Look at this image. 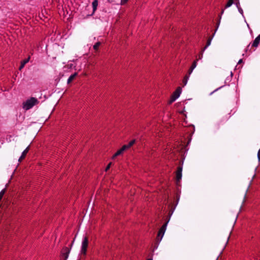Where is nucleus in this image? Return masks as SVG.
<instances>
[{"mask_svg": "<svg viewBox=\"0 0 260 260\" xmlns=\"http://www.w3.org/2000/svg\"><path fill=\"white\" fill-rule=\"evenodd\" d=\"M39 102L37 99L31 97L23 103V108L25 110H28L37 105Z\"/></svg>", "mask_w": 260, "mask_h": 260, "instance_id": "obj_1", "label": "nucleus"}, {"mask_svg": "<svg viewBox=\"0 0 260 260\" xmlns=\"http://www.w3.org/2000/svg\"><path fill=\"white\" fill-rule=\"evenodd\" d=\"M88 245V238L86 237H84L82 242L81 252L85 254L86 253L87 248Z\"/></svg>", "mask_w": 260, "mask_h": 260, "instance_id": "obj_2", "label": "nucleus"}, {"mask_svg": "<svg viewBox=\"0 0 260 260\" xmlns=\"http://www.w3.org/2000/svg\"><path fill=\"white\" fill-rule=\"evenodd\" d=\"M167 224H168V222H166L165 223H164L162 226L160 228V229H159V231H158V234H157V239L159 241H160L163 236H164V235L165 233V231L166 230V228H167Z\"/></svg>", "mask_w": 260, "mask_h": 260, "instance_id": "obj_3", "label": "nucleus"}, {"mask_svg": "<svg viewBox=\"0 0 260 260\" xmlns=\"http://www.w3.org/2000/svg\"><path fill=\"white\" fill-rule=\"evenodd\" d=\"M181 92V88L179 87H178L175 92L173 93L172 95L170 100V103H172L174 102L179 96Z\"/></svg>", "mask_w": 260, "mask_h": 260, "instance_id": "obj_4", "label": "nucleus"}, {"mask_svg": "<svg viewBox=\"0 0 260 260\" xmlns=\"http://www.w3.org/2000/svg\"><path fill=\"white\" fill-rule=\"evenodd\" d=\"M182 167H178L177 168V170L176 171V180L178 181H179L182 178Z\"/></svg>", "mask_w": 260, "mask_h": 260, "instance_id": "obj_5", "label": "nucleus"}, {"mask_svg": "<svg viewBox=\"0 0 260 260\" xmlns=\"http://www.w3.org/2000/svg\"><path fill=\"white\" fill-rule=\"evenodd\" d=\"M70 251V250L69 248L68 247H64L62 249V256L64 257V260H67V258H68Z\"/></svg>", "mask_w": 260, "mask_h": 260, "instance_id": "obj_6", "label": "nucleus"}, {"mask_svg": "<svg viewBox=\"0 0 260 260\" xmlns=\"http://www.w3.org/2000/svg\"><path fill=\"white\" fill-rule=\"evenodd\" d=\"M260 42V34L255 39L252 44H251V46L253 47H257L259 43Z\"/></svg>", "mask_w": 260, "mask_h": 260, "instance_id": "obj_7", "label": "nucleus"}, {"mask_svg": "<svg viewBox=\"0 0 260 260\" xmlns=\"http://www.w3.org/2000/svg\"><path fill=\"white\" fill-rule=\"evenodd\" d=\"M30 58V56H28L27 58L21 61V65L19 67V70H21L24 68L25 64L26 63H27L29 61Z\"/></svg>", "mask_w": 260, "mask_h": 260, "instance_id": "obj_8", "label": "nucleus"}, {"mask_svg": "<svg viewBox=\"0 0 260 260\" xmlns=\"http://www.w3.org/2000/svg\"><path fill=\"white\" fill-rule=\"evenodd\" d=\"M28 151H29V147H27L22 153V154L19 159V161H20L21 160H22L24 158V157H25V156H26V154L27 153V152H28Z\"/></svg>", "mask_w": 260, "mask_h": 260, "instance_id": "obj_9", "label": "nucleus"}, {"mask_svg": "<svg viewBox=\"0 0 260 260\" xmlns=\"http://www.w3.org/2000/svg\"><path fill=\"white\" fill-rule=\"evenodd\" d=\"M213 37H210L207 41L206 46L204 47L203 50H205L207 48L208 46H209L211 44V41L212 40Z\"/></svg>", "mask_w": 260, "mask_h": 260, "instance_id": "obj_10", "label": "nucleus"}, {"mask_svg": "<svg viewBox=\"0 0 260 260\" xmlns=\"http://www.w3.org/2000/svg\"><path fill=\"white\" fill-rule=\"evenodd\" d=\"M123 152L122 151V150L120 149L113 155L112 159H114L117 156L121 155V154L123 153Z\"/></svg>", "mask_w": 260, "mask_h": 260, "instance_id": "obj_11", "label": "nucleus"}, {"mask_svg": "<svg viewBox=\"0 0 260 260\" xmlns=\"http://www.w3.org/2000/svg\"><path fill=\"white\" fill-rule=\"evenodd\" d=\"M76 75L77 73H75L73 75H71L68 79V83H70V82H71L74 80Z\"/></svg>", "mask_w": 260, "mask_h": 260, "instance_id": "obj_12", "label": "nucleus"}, {"mask_svg": "<svg viewBox=\"0 0 260 260\" xmlns=\"http://www.w3.org/2000/svg\"><path fill=\"white\" fill-rule=\"evenodd\" d=\"M92 7H93V10L94 11L97 8V6L98 5V2L97 0H94L92 3Z\"/></svg>", "mask_w": 260, "mask_h": 260, "instance_id": "obj_13", "label": "nucleus"}, {"mask_svg": "<svg viewBox=\"0 0 260 260\" xmlns=\"http://www.w3.org/2000/svg\"><path fill=\"white\" fill-rule=\"evenodd\" d=\"M189 76H188L187 75H186L185 76V77H184L183 79V81H182V83L183 84V86H185L186 85L187 83V81H188V80L189 79Z\"/></svg>", "mask_w": 260, "mask_h": 260, "instance_id": "obj_14", "label": "nucleus"}, {"mask_svg": "<svg viewBox=\"0 0 260 260\" xmlns=\"http://www.w3.org/2000/svg\"><path fill=\"white\" fill-rule=\"evenodd\" d=\"M234 0H229L225 5V8H229L231 7L234 3Z\"/></svg>", "mask_w": 260, "mask_h": 260, "instance_id": "obj_15", "label": "nucleus"}, {"mask_svg": "<svg viewBox=\"0 0 260 260\" xmlns=\"http://www.w3.org/2000/svg\"><path fill=\"white\" fill-rule=\"evenodd\" d=\"M101 43L100 42H96L93 46V49L95 50H98Z\"/></svg>", "mask_w": 260, "mask_h": 260, "instance_id": "obj_16", "label": "nucleus"}, {"mask_svg": "<svg viewBox=\"0 0 260 260\" xmlns=\"http://www.w3.org/2000/svg\"><path fill=\"white\" fill-rule=\"evenodd\" d=\"M5 193V189H3V190H1V191L0 192V201H1V200L2 199L4 194Z\"/></svg>", "mask_w": 260, "mask_h": 260, "instance_id": "obj_17", "label": "nucleus"}, {"mask_svg": "<svg viewBox=\"0 0 260 260\" xmlns=\"http://www.w3.org/2000/svg\"><path fill=\"white\" fill-rule=\"evenodd\" d=\"M197 60H194L193 62V63L190 68L192 70H194V69L197 67Z\"/></svg>", "mask_w": 260, "mask_h": 260, "instance_id": "obj_18", "label": "nucleus"}, {"mask_svg": "<svg viewBox=\"0 0 260 260\" xmlns=\"http://www.w3.org/2000/svg\"><path fill=\"white\" fill-rule=\"evenodd\" d=\"M135 143V140H133L129 142V143L127 145L128 147L130 148Z\"/></svg>", "mask_w": 260, "mask_h": 260, "instance_id": "obj_19", "label": "nucleus"}, {"mask_svg": "<svg viewBox=\"0 0 260 260\" xmlns=\"http://www.w3.org/2000/svg\"><path fill=\"white\" fill-rule=\"evenodd\" d=\"M128 148H129L128 147L127 145H124L120 149L122 150V151L123 152H124V150H125L126 149H127Z\"/></svg>", "mask_w": 260, "mask_h": 260, "instance_id": "obj_20", "label": "nucleus"}, {"mask_svg": "<svg viewBox=\"0 0 260 260\" xmlns=\"http://www.w3.org/2000/svg\"><path fill=\"white\" fill-rule=\"evenodd\" d=\"M235 4L237 8L240 7V2L239 0H235Z\"/></svg>", "mask_w": 260, "mask_h": 260, "instance_id": "obj_21", "label": "nucleus"}, {"mask_svg": "<svg viewBox=\"0 0 260 260\" xmlns=\"http://www.w3.org/2000/svg\"><path fill=\"white\" fill-rule=\"evenodd\" d=\"M112 165V162H110L108 165L106 167V169H105V171H107L110 168L111 166Z\"/></svg>", "mask_w": 260, "mask_h": 260, "instance_id": "obj_22", "label": "nucleus"}, {"mask_svg": "<svg viewBox=\"0 0 260 260\" xmlns=\"http://www.w3.org/2000/svg\"><path fill=\"white\" fill-rule=\"evenodd\" d=\"M238 8V9L239 12L241 14H242V15H243V11L242 9L241 8V7H239V8Z\"/></svg>", "mask_w": 260, "mask_h": 260, "instance_id": "obj_23", "label": "nucleus"}, {"mask_svg": "<svg viewBox=\"0 0 260 260\" xmlns=\"http://www.w3.org/2000/svg\"><path fill=\"white\" fill-rule=\"evenodd\" d=\"M193 70H192L191 69H189L188 71V74H187L188 76H190V75L192 73Z\"/></svg>", "mask_w": 260, "mask_h": 260, "instance_id": "obj_24", "label": "nucleus"}, {"mask_svg": "<svg viewBox=\"0 0 260 260\" xmlns=\"http://www.w3.org/2000/svg\"><path fill=\"white\" fill-rule=\"evenodd\" d=\"M128 1V0H121V5H124L125 3H126Z\"/></svg>", "mask_w": 260, "mask_h": 260, "instance_id": "obj_25", "label": "nucleus"}, {"mask_svg": "<svg viewBox=\"0 0 260 260\" xmlns=\"http://www.w3.org/2000/svg\"><path fill=\"white\" fill-rule=\"evenodd\" d=\"M257 158L258 160L260 161V148L257 152Z\"/></svg>", "mask_w": 260, "mask_h": 260, "instance_id": "obj_26", "label": "nucleus"}, {"mask_svg": "<svg viewBox=\"0 0 260 260\" xmlns=\"http://www.w3.org/2000/svg\"><path fill=\"white\" fill-rule=\"evenodd\" d=\"M243 62V60L242 59H240L239 61H238V64H240L241 63Z\"/></svg>", "mask_w": 260, "mask_h": 260, "instance_id": "obj_27", "label": "nucleus"}, {"mask_svg": "<svg viewBox=\"0 0 260 260\" xmlns=\"http://www.w3.org/2000/svg\"><path fill=\"white\" fill-rule=\"evenodd\" d=\"M218 89H219V88L216 89V90H215V91H215L217 90Z\"/></svg>", "mask_w": 260, "mask_h": 260, "instance_id": "obj_28", "label": "nucleus"}, {"mask_svg": "<svg viewBox=\"0 0 260 260\" xmlns=\"http://www.w3.org/2000/svg\"><path fill=\"white\" fill-rule=\"evenodd\" d=\"M147 260H152V259H148Z\"/></svg>", "mask_w": 260, "mask_h": 260, "instance_id": "obj_29", "label": "nucleus"}]
</instances>
